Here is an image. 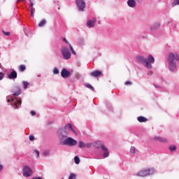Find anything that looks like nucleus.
Masks as SVG:
<instances>
[{
    "instance_id": "obj_1",
    "label": "nucleus",
    "mask_w": 179,
    "mask_h": 179,
    "mask_svg": "<svg viewBox=\"0 0 179 179\" xmlns=\"http://www.w3.org/2000/svg\"><path fill=\"white\" fill-rule=\"evenodd\" d=\"M13 96H8L6 97L7 102L10 103L13 108H19L22 106V99L15 96H20L22 94V90L19 87H14L12 90Z\"/></svg>"
},
{
    "instance_id": "obj_2",
    "label": "nucleus",
    "mask_w": 179,
    "mask_h": 179,
    "mask_svg": "<svg viewBox=\"0 0 179 179\" xmlns=\"http://www.w3.org/2000/svg\"><path fill=\"white\" fill-rule=\"evenodd\" d=\"M179 61V55L178 53L171 52L168 55L167 57V62L169 70L173 72L176 69H177V62Z\"/></svg>"
},
{
    "instance_id": "obj_3",
    "label": "nucleus",
    "mask_w": 179,
    "mask_h": 179,
    "mask_svg": "<svg viewBox=\"0 0 179 179\" xmlns=\"http://www.w3.org/2000/svg\"><path fill=\"white\" fill-rule=\"evenodd\" d=\"M136 61L138 62V64H142V65H144V66L148 68V69H152V64H155V57L150 55L148 59H146L142 55H137L136 57Z\"/></svg>"
},
{
    "instance_id": "obj_4",
    "label": "nucleus",
    "mask_w": 179,
    "mask_h": 179,
    "mask_svg": "<svg viewBox=\"0 0 179 179\" xmlns=\"http://www.w3.org/2000/svg\"><path fill=\"white\" fill-rule=\"evenodd\" d=\"M69 131H71V132L76 134V131H75V129H73V128L72 127L71 124H68L64 127V128L58 129L57 134L59 136L60 142H61V138L65 139L66 136H68V134H69Z\"/></svg>"
},
{
    "instance_id": "obj_5",
    "label": "nucleus",
    "mask_w": 179,
    "mask_h": 179,
    "mask_svg": "<svg viewBox=\"0 0 179 179\" xmlns=\"http://www.w3.org/2000/svg\"><path fill=\"white\" fill-rule=\"evenodd\" d=\"M94 146L96 149H100L101 148V150L103 152V159H106V157H108L110 156V152H108V149L104 145L103 142L101 141H96L94 143Z\"/></svg>"
},
{
    "instance_id": "obj_6",
    "label": "nucleus",
    "mask_w": 179,
    "mask_h": 179,
    "mask_svg": "<svg viewBox=\"0 0 179 179\" xmlns=\"http://www.w3.org/2000/svg\"><path fill=\"white\" fill-rule=\"evenodd\" d=\"M61 145H66L67 146H75L78 144L76 140L72 138V137H68L67 138H61Z\"/></svg>"
},
{
    "instance_id": "obj_7",
    "label": "nucleus",
    "mask_w": 179,
    "mask_h": 179,
    "mask_svg": "<svg viewBox=\"0 0 179 179\" xmlns=\"http://www.w3.org/2000/svg\"><path fill=\"white\" fill-rule=\"evenodd\" d=\"M156 171H155V169H143L138 172L136 176L138 177H148V176H152V174H155Z\"/></svg>"
},
{
    "instance_id": "obj_8",
    "label": "nucleus",
    "mask_w": 179,
    "mask_h": 179,
    "mask_svg": "<svg viewBox=\"0 0 179 179\" xmlns=\"http://www.w3.org/2000/svg\"><path fill=\"white\" fill-rule=\"evenodd\" d=\"M61 52L63 55V58L64 59H71V51L66 47H63L61 49Z\"/></svg>"
},
{
    "instance_id": "obj_9",
    "label": "nucleus",
    "mask_w": 179,
    "mask_h": 179,
    "mask_svg": "<svg viewBox=\"0 0 179 179\" xmlns=\"http://www.w3.org/2000/svg\"><path fill=\"white\" fill-rule=\"evenodd\" d=\"M76 3L78 8V10L83 12L85 8H86V2L85 0H76Z\"/></svg>"
},
{
    "instance_id": "obj_10",
    "label": "nucleus",
    "mask_w": 179,
    "mask_h": 179,
    "mask_svg": "<svg viewBox=\"0 0 179 179\" xmlns=\"http://www.w3.org/2000/svg\"><path fill=\"white\" fill-rule=\"evenodd\" d=\"M33 174V171L28 166H24L23 168L24 177H30Z\"/></svg>"
},
{
    "instance_id": "obj_11",
    "label": "nucleus",
    "mask_w": 179,
    "mask_h": 179,
    "mask_svg": "<svg viewBox=\"0 0 179 179\" xmlns=\"http://www.w3.org/2000/svg\"><path fill=\"white\" fill-rule=\"evenodd\" d=\"M61 75L62 78H69V76H71V72L68 71L66 69H63L61 71Z\"/></svg>"
},
{
    "instance_id": "obj_12",
    "label": "nucleus",
    "mask_w": 179,
    "mask_h": 179,
    "mask_svg": "<svg viewBox=\"0 0 179 179\" xmlns=\"http://www.w3.org/2000/svg\"><path fill=\"white\" fill-rule=\"evenodd\" d=\"M96 23V18L93 17L90 19L87 22V26L88 27H94V24Z\"/></svg>"
},
{
    "instance_id": "obj_13",
    "label": "nucleus",
    "mask_w": 179,
    "mask_h": 179,
    "mask_svg": "<svg viewBox=\"0 0 179 179\" xmlns=\"http://www.w3.org/2000/svg\"><path fill=\"white\" fill-rule=\"evenodd\" d=\"M17 78V73L13 70L9 75L8 79H16Z\"/></svg>"
},
{
    "instance_id": "obj_14",
    "label": "nucleus",
    "mask_w": 179,
    "mask_h": 179,
    "mask_svg": "<svg viewBox=\"0 0 179 179\" xmlns=\"http://www.w3.org/2000/svg\"><path fill=\"white\" fill-rule=\"evenodd\" d=\"M127 5L129 8H135L136 6V1L135 0H128Z\"/></svg>"
},
{
    "instance_id": "obj_15",
    "label": "nucleus",
    "mask_w": 179,
    "mask_h": 179,
    "mask_svg": "<svg viewBox=\"0 0 179 179\" xmlns=\"http://www.w3.org/2000/svg\"><path fill=\"white\" fill-rule=\"evenodd\" d=\"M91 76H94V78H97V76H100L101 75V71H95L90 73Z\"/></svg>"
},
{
    "instance_id": "obj_16",
    "label": "nucleus",
    "mask_w": 179,
    "mask_h": 179,
    "mask_svg": "<svg viewBox=\"0 0 179 179\" xmlns=\"http://www.w3.org/2000/svg\"><path fill=\"white\" fill-rule=\"evenodd\" d=\"M154 139L155 141H158V142H167V140L162 137L155 136Z\"/></svg>"
},
{
    "instance_id": "obj_17",
    "label": "nucleus",
    "mask_w": 179,
    "mask_h": 179,
    "mask_svg": "<svg viewBox=\"0 0 179 179\" xmlns=\"http://www.w3.org/2000/svg\"><path fill=\"white\" fill-rule=\"evenodd\" d=\"M138 122H146L148 121V119L143 116H139L137 118Z\"/></svg>"
},
{
    "instance_id": "obj_18",
    "label": "nucleus",
    "mask_w": 179,
    "mask_h": 179,
    "mask_svg": "<svg viewBox=\"0 0 179 179\" xmlns=\"http://www.w3.org/2000/svg\"><path fill=\"white\" fill-rule=\"evenodd\" d=\"M136 152V148L134 146H131L130 148V153L131 155H135Z\"/></svg>"
},
{
    "instance_id": "obj_19",
    "label": "nucleus",
    "mask_w": 179,
    "mask_h": 179,
    "mask_svg": "<svg viewBox=\"0 0 179 179\" xmlns=\"http://www.w3.org/2000/svg\"><path fill=\"white\" fill-rule=\"evenodd\" d=\"M46 23H47V21H45V20H42L38 24V26L39 27H43V26H44V24H45Z\"/></svg>"
},
{
    "instance_id": "obj_20",
    "label": "nucleus",
    "mask_w": 179,
    "mask_h": 179,
    "mask_svg": "<svg viewBox=\"0 0 179 179\" xmlns=\"http://www.w3.org/2000/svg\"><path fill=\"white\" fill-rule=\"evenodd\" d=\"M19 69H20V72H23V71H26V66L22 64L20 66Z\"/></svg>"
},
{
    "instance_id": "obj_21",
    "label": "nucleus",
    "mask_w": 179,
    "mask_h": 179,
    "mask_svg": "<svg viewBox=\"0 0 179 179\" xmlns=\"http://www.w3.org/2000/svg\"><path fill=\"white\" fill-rule=\"evenodd\" d=\"M85 143H83V141H79L78 142V147L80 148V149H83V148H85Z\"/></svg>"
},
{
    "instance_id": "obj_22",
    "label": "nucleus",
    "mask_w": 179,
    "mask_h": 179,
    "mask_svg": "<svg viewBox=\"0 0 179 179\" xmlns=\"http://www.w3.org/2000/svg\"><path fill=\"white\" fill-rule=\"evenodd\" d=\"M177 5H179V0H175L172 2L171 6H177Z\"/></svg>"
},
{
    "instance_id": "obj_23",
    "label": "nucleus",
    "mask_w": 179,
    "mask_h": 179,
    "mask_svg": "<svg viewBox=\"0 0 179 179\" xmlns=\"http://www.w3.org/2000/svg\"><path fill=\"white\" fill-rule=\"evenodd\" d=\"M157 27H160V24H155L154 25H152L150 28L151 30H155V29H157Z\"/></svg>"
},
{
    "instance_id": "obj_24",
    "label": "nucleus",
    "mask_w": 179,
    "mask_h": 179,
    "mask_svg": "<svg viewBox=\"0 0 179 179\" xmlns=\"http://www.w3.org/2000/svg\"><path fill=\"white\" fill-rule=\"evenodd\" d=\"M22 85L24 86V89H27V87L29 86V85H30V83L26 81H23Z\"/></svg>"
},
{
    "instance_id": "obj_25",
    "label": "nucleus",
    "mask_w": 179,
    "mask_h": 179,
    "mask_svg": "<svg viewBox=\"0 0 179 179\" xmlns=\"http://www.w3.org/2000/svg\"><path fill=\"white\" fill-rule=\"evenodd\" d=\"M74 162L76 164H79V163H80V159H79L78 157H75Z\"/></svg>"
},
{
    "instance_id": "obj_26",
    "label": "nucleus",
    "mask_w": 179,
    "mask_h": 179,
    "mask_svg": "<svg viewBox=\"0 0 179 179\" xmlns=\"http://www.w3.org/2000/svg\"><path fill=\"white\" fill-rule=\"evenodd\" d=\"M69 44L70 50H71L72 54H73V55H76V52H75V50H73L72 45H71L70 43H69Z\"/></svg>"
},
{
    "instance_id": "obj_27",
    "label": "nucleus",
    "mask_w": 179,
    "mask_h": 179,
    "mask_svg": "<svg viewBox=\"0 0 179 179\" xmlns=\"http://www.w3.org/2000/svg\"><path fill=\"white\" fill-rule=\"evenodd\" d=\"M53 73L55 75H58V73H59V70H58V68L55 67L53 69Z\"/></svg>"
},
{
    "instance_id": "obj_28",
    "label": "nucleus",
    "mask_w": 179,
    "mask_h": 179,
    "mask_svg": "<svg viewBox=\"0 0 179 179\" xmlns=\"http://www.w3.org/2000/svg\"><path fill=\"white\" fill-rule=\"evenodd\" d=\"M44 156H50V150H46L43 152Z\"/></svg>"
},
{
    "instance_id": "obj_29",
    "label": "nucleus",
    "mask_w": 179,
    "mask_h": 179,
    "mask_svg": "<svg viewBox=\"0 0 179 179\" xmlns=\"http://www.w3.org/2000/svg\"><path fill=\"white\" fill-rule=\"evenodd\" d=\"M85 86L88 89H90V90H92V91L94 90V87H93V86H92V85L90 84H86Z\"/></svg>"
},
{
    "instance_id": "obj_30",
    "label": "nucleus",
    "mask_w": 179,
    "mask_h": 179,
    "mask_svg": "<svg viewBox=\"0 0 179 179\" xmlns=\"http://www.w3.org/2000/svg\"><path fill=\"white\" fill-rule=\"evenodd\" d=\"M177 149V147H176V145H172L169 147V150H171V152H174V150H176Z\"/></svg>"
},
{
    "instance_id": "obj_31",
    "label": "nucleus",
    "mask_w": 179,
    "mask_h": 179,
    "mask_svg": "<svg viewBox=\"0 0 179 179\" xmlns=\"http://www.w3.org/2000/svg\"><path fill=\"white\" fill-rule=\"evenodd\" d=\"M69 179H76V174L71 173L70 176L69 177Z\"/></svg>"
},
{
    "instance_id": "obj_32",
    "label": "nucleus",
    "mask_w": 179,
    "mask_h": 179,
    "mask_svg": "<svg viewBox=\"0 0 179 179\" xmlns=\"http://www.w3.org/2000/svg\"><path fill=\"white\" fill-rule=\"evenodd\" d=\"M30 9H31V16L33 17V16H34L33 13L35 10L34 7H30Z\"/></svg>"
},
{
    "instance_id": "obj_33",
    "label": "nucleus",
    "mask_w": 179,
    "mask_h": 179,
    "mask_svg": "<svg viewBox=\"0 0 179 179\" xmlns=\"http://www.w3.org/2000/svg\"><path fill=\"white\" fill-rule=\"evenodd\" d=\"M85 148H92V143H85Z\"/></svg>"
},
{
    "instance_id": "obj_34",
    "label": "nucleus",
    "mask_w": 179,
    "mask_h": 179,
    "mask_svg": "<svg viewBox=\"0 0 179 179\" xmlns=\"http://www.w3.org/2000/svg\"><path fill=\"white\" fill-rule=\"evenodd\" d=\"M35 153L36 154V157H40V152L38 150H35Z\"/></svg>"
},
{
    "instance_id": "obj_35",
    "label": "nucleus",
    "mask_w": 179,
    "mask_h": 179,
    "mask_svg": "<svg viewBox=\"0 0 179 179\" xmlns=\"http://www.w3.org/2000/svg\"><path fill=\"white\" fill-rule=\"evenodd\" d=\"M4 74L2 72H0V80H2L3 79Z\"/></svg>"
},
{
    "instance_id": "obj_36",
    "label": "nucleus",
    "mask_w": 179,
    "mask_h": 179,
    "mask_svg": "<svg viewBox=\"0 0 179 179\" xmlns=\"http://www.w3.org/2000/svg\"><path fill=\"white\" fill-rule=\"evenodd\" d=\"M3 33L5 36H10V32H6L5 31H3Z\"/></svg>"
},
{
    "instance_id": "obj_37",
    "label": "nucleus",
    "mask_w": 179,
    "mask_h": 179,
    "mask_svg": "<svg viewBox=\"0 0 179 179\" xmlns=\"http://www.w3.org/2000/svg\"><path fill=\"white\" fill-rule=\"evenodd\" d=\"M155 89H162V87L160 85H157L156 84L154 85Z\"/></svg>"
},
{
    "instance_id": "obj_38",
    "label": "nucleus",
    "mask_w": 179,
    "mask_h": 179,
    "mask_svg": "<svg viewBox=\"0 0 179 179\" xmlns=\"http://www.w3.org/2000/svg\"><path fill=\"white\" fill-rule=\"evenodd\" d=\"M29 141H34V136H29Z\"/></svg>"
},
{
    "instance_id": "obj_39",
    "label": "nucleus",
    "mask_w": 179,
    "mask_h": 179,
    "mask_svg": "<svg viewBox=\"0 0 179 179\" xmlns=\"http://www.w3.org/2000/svg\"><path fill=\"white\" fill-rule=\"evenodd\" d=\"M29 1H30L29 8H33V6L34 5V3H33V1H31V0H29Z\"/></svg>"
},
{
    "instance_id": "obj_40",
    "label": "nucleus",
    "mask_w": 179,
    "mask_h": 179,
    "mask_svg": "<svg viewBox=\"0 0 179 179\" xmlns=\"http://www.w3.org/2000/svg\"><path fill=\"white\" fill-rule=\"evenodd\" d=\"M132 83L130 82V81H127L126 83H125V85H131Z\"/></svg>"
},
{
    "instance_id": "obj_41",
    "label": "nucleus",
    "mask_w": 179,
    "mask_h": 179,
    "mask_svg": "<svg viewBox=\"0 0 179 179\" xmlns=\"http://www.w3.org/2000/svg\"><path fill=\"white\" fill-rule=\"evenodd\" d=\"M3 169V166H2V164H0V171H2Z\"/></svg>"
},
{
    "instance_id": "obj_42",
    "label": "nucleus",
    "mask_w": 179,
    "mask_h": 179,
    "mask_svg": "<svg viewBox=\"0 0 179 179\" xmlns=\"http://www.w3.org/2000/svg\"><path fill=\"white\" fill-rule=\"evenodd\" d=\"M63 41H64L65 43H67V44H69V42H68V41L66 40V38H63Z\"/></svg>"
},
{
    "instance_id": "obj_43",
    "label": "nucleus",
    "mask_w": 179,
    "mask_h": 179,
    "mask_svg": "<svg viewBox=\"0 0 179 179\" xmlns=\"http://www.w3.org/2000/svg\"><path fill=\"white\" fill-rule=\"evenodd\" d=\"M36 114V112L34 110L31 111V115H34Z\"/></svg>"
},
{
    "instance_id": "obj_44",
    "label": "nucleus",
    "mask_w": 179,
    "mask_h": 179,
    "mask_svg": "<svg viewBox=\"0 0 179 179\" xmlns=\"http://www.w3.org/2000/svg\"><path fill=\"white\" fill-rule=\"evenodd\" d=\"M170 23H172L171 20H169L168 22H167V24H170Z\"/></svg>"
},
{
    "instance_id": "obj_45",
    "label": "nucleus",
    "mask_w": 179,
    "mask_h": 179,
    "mask_svg": "<svg viewBox=\"0 0 179 179\" xmlns=\"http://www.w3.org/2000/svg\"><path fill=\"white\" fill-rule=\"evenodd\" d=\"M148 75H149V76L152 75V71H149V72L148 73Z\"/></svg>"
},
{
    "instance_id": "obj_46",
    "label": "nucleus",
    "mask_w": 179,
    "mask_h": 179,
    "mask_svg": "<svg viewBox=\"0 0 179 179\" xmlns=\"http://www.w3.org/2000/svg\"><path fill=\"white\" fill-rule=\"evenodd\" d=\"M22 0H18V2H20V1H22Z\"/></svg>"
},
{
    "instance_id": "obj_47",
    "label": "nucleus",
    "mask_w": 179,
    "mask_h": 179,
    "mask_svg": "<svg viewBox=\"0 0 179 179\" xmlns=\"http://www.w3.org/2000/svg\"><path fill=\"white\" fill-rule=\"evenodd\" d=\"M0 68H1V64H0Z\"/></svg>"
}]
</instances>
